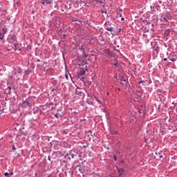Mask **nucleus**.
I'll list each match as a JSON object with an SVG mask.
<instances>
[{"mask_svg":"<svg viewBox=\"0 0 177 177\" xmlns=\"http://www.w3.org/2000/svg\"><path fill=\"white\" fill-rule=\"evenodd\" d=\"M127 80H128L127 75H122L120 80V84H122V85H127Z\"/></svg>","mask_w":177,"mask_h":177,"instance_id":"nucleus-1","label":"nucleus"},{"mask_svg":"<svg viewBox=\"0 0 177 177\" xmlns=\"http://www.w3.org/2000/svg\"><path fill=\"white\" fill-rule=\"evenodd\" d=\"M85 90L82 88H77L76 89V94L78 95L79 96H84V92Z\"/></svg>","mask_w":177,"mask_h":177,"instance_id":"nucleus-2","label":"nucleus"},{"mask_svg":"<svg viewBox=\"0 0 177 177\" xmlns=\"http://www.w3.org/2000/svg\"><path fill=\"white\" fill-rule=\"evenodd\" d=\"M86 71H88V69L86 68H82L80 69V73H79V75L80 77H82V76L85 75V73H86Z\"/></svg>","mask_w":177,"mask_h":177,"instance_id":"nucleus-3","label":"nucleus"},{"mask_svg":"<svg viewBox=\"0 0 177 177\" xmlns=\"http://www.w3.org/2000/svg\"><path fill=\"white\" fill-rule=\"evenodd\" d=\"M53 2L52 0H41V3L42 5H51V3Z\"/></svg>","mask_w":177,"mask_h":177,"instance_id":"nucleus-4","label":"nucleus"},{"mask_svg":"<svg viewBox=\"0 0 177 177\" xmlns=\"http://www.w3.org/2000/svg\"><path fill=\"white\" fill-rule=\"evenodd\" d=\"M86 103H88V104H91V106H93V101L92 100V97L88 95Z\"/></svg>","mask_w":177,"mask_h":177,"instance_id":"nucleus-5","label":"nucleus"},{"mask_svg":"<svg viewBox=\"0 0 177 177\" xmlns=\"http://www.w3.org/2000/svg\"><path fill=\"white\" fill-rule=\"evenodd\" d=\"M16 74H17V72H16V70H14L12 71V75H10L11 78H16Z\"/></svg>","mask_w":177,"mask_h":177,"instance_id":"nucleus-6","label":"nucleus"},{"mask_svg":"<svg viewBox=\"0 0 177 177\" xmlns=\"http://www.w3.org/2000/svg\"><path fill=\"white\" fill-rule=\"evenodd\" d=\"M124 169H118V174H119V176H122V175H124Z\"/></svg>","mask_w":177,"mask_h":177,"instance_id":"nucleus-7","label":"nucleus"},{"mask_svg":"<svg viewBox=\"0 0 177 177\" xmlns=\"http://www.w3.org/2000/svg\"><path fill=\"white\" fill-rule=\"evenodd\" d=\"M82 57L83 59H88L89 57V55L86 54L85 51L82 53Z\"/></svg>","mask_w":177,"mask_h":177,"instance_id":"nucleus-8","label":"nucleus"},{"mask_svg":"<svg viewBox=\"0 0 177 177\" xmlns=\"http://www.w3.org/2000/svg\"><path fill=\"white\" fill-rule=\"evenodd\" d=\"M79 49L84 53L85 52V48H84V45L79 46Z\"/></svg>","mask_w":177,"mask_h":177,"instance_id":"nucleus-9","label":"nucleus"},{"mask_svg":"<svg viewBox=\"0 0 177 177\" xmlns=\"http://www.w3.org/2000/svg\"><path fill=\"white\" fill-rule=\"evenodd\" d=\"M5 34L3 33V30L0 32V39H3Z\"/></svg>","mask_w":177,"mask_h":177,"instance_id":"nucleus-10","label":"nucleus"},{"mask_svg":"<svg viewBox=\"0 0 177 177\" xmlns=\"http://www.w3.org/2000/svg\"><path fill=\"white\" fill-rule=\"evenodd\" d=\"M55 117L56 118H62V117H63V115L57 113V114L55 115Z\"/></svg>","mask_w":177,"mask_h":177,"instance_id":"nucleus-11","label":"nucleus"},{"mask_svg":"<svg viewBox=\"0 0 177 177\" xmlns=\"http://www.w3.org/2000/svg\"><path fill=\"white\" fill-rule=\"evenodd\" d=\"M24 104H26L27 106H30L31 105H30V102H28V100H26L25 102H24Z\"/></svg>","mask_w":177,"mask_h":177,"instance_id":"nucleus-12","label":"nucleus"},{"mask_svg":"<svg viewBox=\"0 0 177 177\" xmlns=\"http://www.w3.org/2000/svg\"><path fill=\"white\" fill-rule=\"evenodd\" d=\"M106 30H107V31H113V27H109V28H106Z\"/></svg>","mask_w":177,"mask_h":177,"instance_id":"nucleus-13","label":"nucleus"},{"mask_svg":"<svg viewBox=\"0 0 177 177\" xmlns=\"http://www.w3.org/2000/svg\"><path fill=\"white\" fill-rule=\"evenodd\" d=\"M53 85H57V80L53 81Z\"/></svg>","mask_w":177,"mask_h":177,"instance_id":"nucleus-14","label":"nucleus"},{"mask_svg":"<svg viewBox=\"0 0 177 177\" xmlns=\"http://www.w3.org/2000/svg\"><path fill=\"white\" fill-rule=\"evenodd\" d=\"M95 100L96 102H97L100 104H102V102L100 100H99V99H97V97H95Z\"/></svg>","mask_w":177,"mask_h":177,"instance_id":"nucleus-15","label":"nucleus"},{"mask_svg":"<svg viewBox=\"0 0 177 177\" xmlns=\"http://www.w3.org/2000/svg\"><path fill=\"white\" fill-rule=\"evenodd\" d=\"M12 150H16V147H15V145H12Z\"/></svg>","mask_w":177,"mask_h":177,"instance_id":"nucleus-16","label":"nucleus"},{"mask_svg":"<svg viewBox=\"0 0 177 177\" xmlns=\"http://www.w3.org/2000/svg\"><path fill=\"white\" fill-rule=\"evenodd\" d=\"M65 77H66V80L68 79V75L66 74V75H65Z\"/></svg>","mask_w":177,"mask_h":177,"instance_id":"nucleus-17","label":"nucleus"},{"mask_svg":"<svg viewBox=\"0 0 177 177\" xmlns=\"http://www.w3.org/2000/svg\"><path fill=\"white\" fill-rule=\"evenodd\" d=\"M75 156V154H72L71 155V158H74Z\"/></svg>","mask_w":177,"mask_h":177,"instance_id":"nucleus-18","label":"nucleus"},{"mask_svg":"<svg viewBox=\"0 0 177 177\" xmlns=\"http://www.w3.org/2000/svg\"><path fill=\"white\" fill-rule=\"evenodd\" d=\"M97 2H100V3H102V1L100 0H96Z\"/></svg>","mask_w":177,"mask_h":177,"instance_id":"nucleus-19","label":"nucleus"},{"mask_svg":"<svg viewBox=\"0 0 177 177\" xmlns=\"http://www.w3.org/2000/svg\"><path fill=\"white\" fill-rule=\"evenodd\" d=\"M10 174V176H13V172H11L10 174Z\"/></svg>","mask_w":177,"mask_h":177,"instance_id":"nucleus-20","label":"nucleus"},{"mask_svg":"<svg viewBox=\"0 0 177 177\" xmlns=\"http://www.w3.org/2000/svg\"><path fill=\"white\" fill-rule=\"evenodd\" d=\"M3 113H6V111L5 109H3Z\"/></svg>","mask_w":177,"mask_h":177,"instance_id":"nucleus-21","label":"nucleus"},{"mask_svg":"<svg viewBox=\"0 0 177 177\" xmlns=\"http://www.w3.org/2000/svg\"><path fill=\"white\" fill-rule=\"evenodd\" d=\"M121 20H122V21H124V20H125V19L121 18Z\"/></svg>","mask_w":177,"mask_h":177,"instance_id":"nucleus-22","label":"nucleus"},{"mask_svg":"<svg viewBox=\"0 0 177 177\" xmlns=\"http://www.w3.org/2000/svg\"><path fill=\"white\" fill-rule=\"evenodd\" d=\"M164 62H167V58L163 59Z\"/></svg>","mask_w":177,"mask_h":177,"instance_id":"nucleus-23","label":"nucleus"},{"mask_svg":"<svg viewBox=\"0 0 177 177\" xmlns=\"http://www.w3.org/2000/svg\"><path fill=\"white\" fill-rule=\"evenodd\" d=\"M114 159H115V161L117 160V158L115 156H114Z\"/></svg>","mask_w":177,"mask_h":177,"instance_id":"nucleus-24","label":"nucleus"},{"mask_svg":"<svg viewBox=\"0 0 177 177\" xmlns=\"http://www.w3.org/2000/svg\"><path fill=\"white\" fill-rule=\"evenodd\" d=\"M171 62H175V59H171Z\"/></svg>","mask_w":177,"mask_h":177,"instance_id":"nucleus-25","label":"nucleus"},{"mask_svg":"<svg viewBox=\"0 0 177 177\" xmlns=\"http://www.w3.org/2000/svg\"><path fill=\"white\" fill-rule=\"evenodd\" d=\"M141 82H143V81H140V82H139V84H141Z\"/></svg>","mask_w":177,"mask_h":177,"instance_id":"nucleus-26","label":"nucleus"},{"mask_svg":"<svg viewBox=\"0 0 177 177\" xmlns=\"http://www.w3.org/2000/svg\"><path fill=\"white\" fill-rule=\"evenodd\" d=\"M114 66H117V64H114Z\"/></svg>","mask_w":177,"mask_h":177,"instance_id":"nucleus-27","label":"nucleus"},{"mask_svg":"<svg viewBox=\"0 0 177 177\" xmlns=\"http://www.w3.org/2000/svg\"><path fill=\"white\" fill-rule=\"evenodd\" d=\"M37 62H39V59H38Z\"/></svg>","mask_w":177,"mask_h":177,"instance_id":"nucleus-28","label":"nucleus"}]
</instances>
